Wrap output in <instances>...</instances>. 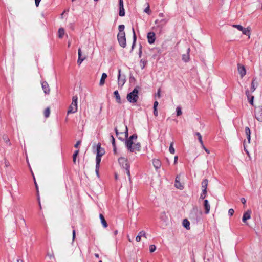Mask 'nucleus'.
Returning a JSON list of instances; mask_svg holds the SVG:
<instances>
[{
    "label": "nucleus",
    "mask_w": 262,
    "mask_h": 262,
    "mask_svg": "<svg viewBox=\"0 0 262 262\" xmlns=\"http://www.w3.org/2000/svg\"><path fill=\"white\" fill-rule=\"evenodd\" d=\"M72 234H73V240L74 241L75 239V230H73Z\"/></svg>",
    "instance_id": "69168bd1"
},
{
    "label": "nucleus",
    "mask_w": 262,
    "mask_h": 262,
    "mask_svg": "<svg viewBox=\"0 0 262 262\" xmlns=\"http://www.w3.org/2000/svg\"><path fill=\"white\" fill-rule=\"evenodd\" d=\"M183 226L187 230L190 229V222L189 221L185 219L183 220Z\"/></svg>",
    "instance_id": "393cba45"
},
{
    "label": "nucleus",
    "mask_w": 262,
    "mask_h": 262,
    "mask_svg": "<svg viewBox=\"0 0 262 262\" xmlns=\"http://www.w3.org/2000/svg\"><path fill=\"white\" fill-rule=\"evenodd\" d=\"M144 12L145 13H147L148 14H149L150 12V7H149V5H148V6L144 9Z\"/></svg>",
    "instance_id": "de8ad7c7"
},
{
    "label": "nucleus",
    "mask_w": 262,
    "mask_h": 262,
    "mask_svg": "<svg viewBox=\"0 0 262 262\" xmlns=\"http://www.w3.org/2000/svg\"><path fill=\"white\" fill-rule=\"evenodd\" d=\"M233 27L237 28L238 30L242 31L243 30V28L241 25H233Z\"/></svg>",
    "instance_id": "ea45409f"
},
{
    "label": "nucleus",
    "mask_w": 262,
    "mask_h": 262,
    "mask_svg": "<svg viewBox=\"0 0 262 262\" xmlns=\"http://www.w3.org/2000/svg\"><path fill=\"white\" fill-rule=\"evenodd\" d=\"M204 206L205 208V214H208L210 209V206L209 203V202L207 200H205L204 201Z\"/></svg>",
    "instance_id": "2eb2a0df"
},
{
    "label": "nucleus",
    "mask_w": 262,
    "mask_h": 262,
    "mask_svg": "<svg viewBox=\"0 0 262 262\" xmlns=\"http://www.w3.org/2000/svg\"><path fill=\"white\" fill-rule=\"evenodd\" d=\"M118 162L119 164L121 165L123 168H125L126 166H129L128 163L127 162V160L126 159L124 158H120L118 159Z\"/></svg>",
    "instance_id": "9d476101"
},
{
    "label": "nucleus",
    "mask_w": 262,
    "mask_h": 262,
    "mask_svg": "<svg viewBox=\"0 0 262 262\" xmlns=\"http://www.w3.org/2000/svg\"><path fill=\"white\" fill-rule=\"evenodd\" d=\"M48 256L50 258V259H51L52 258H54V254L53 253H48Z\"/></svg>",
    "instance_id": "5fc2aeb1"
},
{
    "label": "nucleus",
    "mask_w": 262,
    "mask_h": 262,
    "mask_svg": "<svg viewBox=\"0 0 262 262\" xmlns=\"http://www.w3.org/2000/svg\"><path fill=\"white\" fill-rule=\"evenodd\" d=\"M195 135L197 136L198 139L201 144V146H203V144H204L203 142L202 137V135H201V134L199 132H196L195 133Z\"/></svg>",
    "instance_id": "cd10ccee"
},
{
    "label": "nucleus",
    "mask_w": 262,
    "mask_h": 262,
    "mask_svg": "<svg viewBox=\"0 0 262 262\" xmlns=\"http://www.w3.org/2000/svg\"><path fill=\"white\" fill-rule=\"evenodd\" d=\"M250 214H251V211L250 210H247L244 213L243 217H242V221L243 222L246 223V222L247 220H249L250 219V217H251Z\"/></svg>",
    "instance_id": "dca6fc26"
},
{
    "label": "nucleus",
    "mask_w": 262,
    "mask_h": 262,
    "mask_svg": "<svg viewBox=\"0 0 262 262\" xmlns=\"http://www.w3.org/2000/svg\"><path fill=\"white\" fill-rule=\"evenodd\" d=\"M255 116L258 121H262V108H259L255 111Z\"/></svg>",
    "instance_id": "9b49d317"
},
{
    "label": "nucleus",
    "mask_w": 262,
    "mask_h": 262,
    "mask_svg": "<svg viewBox=\"0 0 262 262\" xmlns=\"http://www.w3.org/2000/svg\"><path fill=\"white\" fill-rule=\"evenodd\" d=\"M77 100L78 97L75 95L72 97V102L69 107L67 113L68 114L74 113L77 111Z\"/></svg>",
    "instance_id": "7ed1b4c3"
},
{
    "label": "nucleus",
    "mask_w": 262,
    "mask_h": 262,
    "mask_svg": "<svg viewBox=\"0 0 262 262\" xmlns=\"http://www.w3.org/2000/svg\"><path fill=\"white\" fill-rule=\"evenodd\" d=\"M237 70L239 74H240L241 77L243 78L246 74V71L244 66L240 64H238Z\"/></svg>",
    "instance_id": "0eeeda50"
},
{
    "label": "nucleus",
    "mask_w": 262,
    "mask_h": 262,
    "mask_svg": "<svg viewBox=\"0 0 262 262\" xmlns=\"http://www.w3.org/2000/svg\"><path fill=\"white\" fill-rule=\"evenodd\" d=\"M141 238L140 236L137 235L136 238V240L137 242H140L141 241Z\"/></svg>",
    "instance_id": "e2e57ef3"
},
{
    "label": "nucleus",
    "mask_w": 262,
    "mask_h": 262,
    "mask_svg": "<svg viewBox=\"0 0 262 262\" xmlns=\"http://www.w3.org/2000/svg\"><path fill=\"white\" fill-rule=\"evenodd\" d=\"M138 236H140V237L143 236V237H144L146 238V233H145V231H140V232L139 233V234H138Z\"/></svg>",
    "instance_id": "79ce46f5"
},
{
    "label": "nucleus",
    "mask_w": 262,
    "mask_h": 262,
    "mask_svg": "<svg viewBox=\"0 0 262 262\" xmlns=\"http://www.w3.org/2000/svg\"><path fill=\"white\" fill-rule=\"evenodd\" d=\"M250 31H251V28L249 27H248L246 28H243V30H242V31L243 34L245 35L248 36L249 38H250Z\"/></svg>",
    "instance_id": "6ab92c4d"
},
{
    "label": "nucleus",
    "mask_w": 262,
    "mask_h": 262,
    "mask_svg": "<svg viewBox=\"0 0 262 262\" xmlns=\"http://www.w3.org/2000/svg\"><path fill=\"white\" fill-rule=\"evenodd\" d=\"M180 178L179 176H177L175 179V187L179 189H183L184 188V186L180 182Z\"/></svg>",
    "instance_id": "4468645a"
},
{
    "label": "nucleus",
    "mask_w": 262,
    "mask_h": 262,
    "mask_svg": "<svg viewBox=\"0 0 262 262\" xmlns=\"http://www.w3.org/2000/svg\"><path fill=\"white\" fill-rule=\"evenodd\" d=\"M126 82V77L124 75L121 74V69L118 70V84L119 87L122 88Z\"/></svg>",
    "instance_id": "39448f33"
},
{
    "label": "nucleus",
    "mask_w": 262,
    "mask_h": 262,
    "mask_svg": "<svg viewBox=\"0 0 262 262\" xmlns=\"http://www.w3.org/2000/svg\"><path fill=\"white\" fill-rule=\"evenodd\" d=\"M176 112H177V115L178 116H180L182 115V112L181 111V108L180 106H178L176 108Z\"/></svg>",
    "instance_id": "58836bf2"
},
{
    "label": "nucleus",
    "mask_w": 262,
    "mask_h": 262,
    "mask_svg": "<svg viewBox=\"0 0 262 262\" xmlns=\"http://www.w3.org/2000/svg\"><path fill=\"white\" fill-rule=\"evenodd\" d=\"M173 143L171 142L170 143L169 148V152L172 154H174L175 153V149L173 147Z\"/></svg>",
    "instance_id": "f704fd0d"
},
{
    "label": "nucleus",
    "mask_w": 262,
    "mask_h": 262,
    "mask_svg": "<svg viewBox=\"0 0 262 262\" xmlns=\"http://www.w3.org/2000/svg\"><path fill=\"white\" fill-rule=\"evenodd\" d=\"M245 134L246 136L250 135L251 134L250 130L248 127H245Z\"/></svg>",
    "instance_id": "c03bdc74"
},
{
    "label": "nucleus",
    "mask_w": 262,
    "mask_h": 262,
    "mask_svg": "<svg viewBox=\"0 0 262 262\" xmlns=\"http://www.w3.org/2000/svg\"><path fill=\"white\" fill-rule=\"evenodd\" d=\"M202 189L203 190H207L208 185V180L205 179L203 180L201 183Z\"/></svg>",
    "instance_id": "b1692460"
},
{
    "label": "nucleus",
    "mask_w": 262,
    "mask_h": 262,
    "mask_svg": "<svg viewBox=\"0 0 262 262\" xmlns=\"http://www.w3.org/2000/svg\"><path fill=\"white\" fill-rule=\"evenodd\" d=\"M137 139V135L134 134L125 140V144L128 151L130 152L139 151L141 148V144L139 142L135 143Z\"/></svg>",
    "instance_id": "f257e3e1"
},
{
    "label": "nucleus",
    "mask_w": 262,
    "mask_h": 262,
    "mask_svg": "<svg viewBox=\"0 0 262 262\" xmlns=\"http://www.w3.org/2000/svg\"><path fill=\"white\" fill-rule=\"evenodd\" d=\"M146 63H147V61L146 60H145L144 59H141L140 60V67H141L142 69H143L145 68Z\"/></svg>",
    "instance_id": "473e14b6"
},
{
    "label": "nucleus",
    "mask_w": 262,
    "mask_h": 262,
    "mask_svg": "<svg viewBox=\"0 0 262 262\" xmlns=\"http://www.w3.org/2000/svg\"><path fill=\"white\" fill-rule=\"evenodd\" d=\"M104 154V149L101 147V143H99L97 145V155L102 157Z\"/></svg>",
    "instance_id": "ddd939ff"
},
{
    "label": "nucleus",
    "mask_w": 262,
    "mask_h": 262,
    "mask_svg": "<svg viewBox=\"0 0 262 262\" xmlns=\"http://www.w3.org/2000/svg\"><path fill=\"white\" fill-rule=\"evenodd\" d=\"M125 136L126 138H127L128 136V129L126 126H125Z\"/></svg>",
    "instance_id": "13d9d810"
},
{
    "label": "nucleus",
    "mask_w": 262,
    "mask_h": 262,
    "mask_svg": "<svg viewBox=\"0 0 262 262\" xmlns=\"http://www.w3.org/2000/svg\"><path fill=\"white\" fill-rule=\"evenodd\" d=\"M107 75L106 73H103L102 74L101 78V79H100V81L99 82V85L100 86H102L104 84L105 80L106 78H107Z\"/></svg>",
    "instance_id": "5701e85b"
},
{
    "label": "nucleus",
    "mask_w": 262,
    "mask_h": 262,
    "mask_svg": "<svg viewBox=\"0 0 262 262\" xmlns=\"http://www.w3.org/2000/svg\"><path fill=\"white\" fill-rule=\"evenodd\" d=\"M126 172V174L129 178V180H130V174L129 171V166H126L125 168H124Z\"/></svg>",
    "instance_id": "e433bc0d"
},
{
    "label": "nucleus",
    "mask_w": 262,
    "mask_h": 262,
    "mask_svg": "<svg viewBox=\"0 0 262 262\" xmlns=\"http://www.w3.org/2000/svg\"><path fill=\"white\" fill-rule=\"evenodd\" d=\"M256 78H253V80L252 81V82H251V90L252 92H253L255 90L256 87L258 85V83L256 81Z\"/></svg>",
    "instance_id": "a211bd4d"
},
{
    "label": "nucleus",
    "mask_w": 262,
    "mask_h": 262,
    "mask_svg": "<svg viewBox=\"0 0 262 262\" xmlns=\"http://www.w3.org/2000/svg\"><path fill=\"white\" fill-rule=\"evenodd\" d=\"M132 31H133V45H132V49H133L135 45V43H136L137 36H136L135 31V29L134 28H132Z\"/></svg>",
    "instance_id": "bb28decb"
},
{
    "label": "nucleus",
    "mask_w": 262,
    "mask_h": 262,
    "mask_svg": "<svg viewBox=\"0 0 262 262\" xmlns=\"http://www.w3.org/2000/svg\"><path fill=\"white\" fill-rule=\"evenodd\" d=\"M244 150L245 151V152H246V154L248 155V156H249V151L247 150L246 148V146H245V141H244Z\"/></svg>",
    "instance_id": "3c124183"
},
{
    "label": "nucleus",
    "mask_w": 262,
    "mask_h": 262,
    "mask_svg": "<svg viewBox=\"0 0 262 262\" xmlns=\"http://www.w3.org/2000/svg\"><path fill=\"white\" fill-rule=\"evenodd\" d=\"M114 95L115 97L116 98L117 102L118 103H120L121 102V98H120L119 94L118 93V91H114Z\"/></svg>",
    "instance_id": "a878e982"
},
{
    "label": "nucleus",
    "mask_w": 262,
    "mask_h": 262,
    "mask_svg": "<svg viewBox=\"0 0 262 262\" xmlns=\"http://www.w3.org/2000/svg\"><path fill=\"white\" fill-rule=\"evenodd\" d=\"M3 139L4 140L6 143H8L9 145H10L11 143L10 142V140L7 136H4Z\"/></svg>",
    "instance_id": "a18cd8bd"
},
{
    "label": "nucleus",
    "mask_w": 262,
    "mask_h": 262,
    "mask_svg": "<svg viewBox=\"0 0 262 262\" xmlns=\"http://www.w3.org/2000/svg\"><path fill=\"white\" fill-rule=\"evenodd\" d=\"M207 192V190H202V193L200 195V199H204L205 198V197L206 196Z\"/></svg>",
    "instance_id": "c9c22d12"
},
{
    "label": "nucleus",
    "mask_w": 262,
    "mask_h": 262,
    "mask_svg": "<svg viewBox=\"0 0 262 262\" xmlns=\"http://www.w3.org/2000/svg\"><path fill=\"white\" fill-rule=\"evenodd\" d=\"M153 165L156 169H159L161 167V163L159 160L154 159L153 160Z\"/></svg>",
    "instance_id": "aec40b11"
},
{
    "label": "nucleus",
    "mask_w": 262,
    "mask_h": 262,
    "mask_svg": "<svg viewBox=\"0 0 262 262\" xmlns=\"http://www.w3.org/2000/svg\"><path fill=\"white\" fill-rule=\"evenodd\" d=\"M139 88V86H136L132 92L127 94L126 98L129 102L134 103L137 101L139 98L138 94Z\"/></svg>",
    "instance_id": "f03ea898"
},
{
    "label": "nucleus",
    "mask_w": 262,
    "mask_h": 262,
    "mask_svg": "<svg viewBox=\"0 0 262 262\" xmlns=\"http://www.w3.org/2000/svg\"><path fill=\"white\" fill-rule=\"evenodd\" d=\"M154 114L155 116H157L158 115V112L157 108H154Z\"/></svg>",
    "instance_id": "864d4df0"
},
{
    "label": "nucleus",
    "mask_w": 262,
    "mask_h": 262,
    "mask_svg": "<svg viewBox=\"0 0 262 262\" xmlns=\"http://www.w3.org/2000/svg\"><path fill=\"white\" fill-rule=\"evenodd\" d=\"M201 147H202L203 149H204V150H205V151L207 154H209L210 153L209 150L208 149H207V148L205 147V146H204V144H203V146H201Z\"/></svg>",
    "instance_id": "8fccbe9b"
},
{
    "label": "nucleus",
    "mask_w": 262,
    "mask_h": 262,
    "mask_svg": "<svg viewBox=\"0 0 262 262\" xmlns=\"http://www.w3.org/2000/svg\"><path fill=\"white\" fill-rule=\"evenodd\" d=\"M81 142L80 141H78L76 142V143L74 145V147L75 148H77L79 144H80Z\"/></svg>",
    "instance_id": "4d7b16f0"
},
{
    "label": "nucleus",
    "mask_w": 262,
    "mask_h": 262,
    "mask_svg": "<svg viewBox=\"0 0 262 262\" xmlns=\"http://www.w3.org/2000/svg\"><path fill=\"white\" fill-rule=\"evenodd\" d=\"M241 201L242 203V204H245L246 202V200H245V199L244 198H242L241 199Z\"/></svg>",
    "instance_id": "052dcab7"
},
{
    "label": "nucleus",
    "mask_w": 262,
    "mask_h": 262,
    "mask_svg": "<svg viewBox=\"0 0 262 262\" xmlns=\"http://www.w3.org/2000/svg\"><path fill=\"white\" fill-rule=\"evenodd\" d=\"M113 151H114V153L115 154H116L117 153V149H116V145H113Z\"/></svg>",
    "instance_id": "680f3d73"
},
{
    "label": "nucleus",
    "mask_w": 262,
    "mask_h": 262,
    "mask_svg": "<svg viewBox=\"0 0 262 262\" xmlns=\"http://www.w3.org/2000/svg\"><path fill=\"white\" fill-rule=\"evenodd\" d=\"M158 105V102L157 101H155L154 103L153 108H157Z\"/></svg>",
    "instance_id": "603ef678"
},
{
    "label": "nucleus",
    "mask_w": 262,
    "mask_h": 262,
    "mask_svg": "<svg viewBox=\"0 0 262 262\" xmlns=\"http://www.w3.org/2000/svg\"><path fill=\"white\" fill-rule=\"evenodd\" d=\"M167 22V20L165 19H162L161 20L157 19L155 20V23L157 24V27L160 28L161 29L166 25Z\"/></svg>",
    "instance_id": "1a4fd4ad"
},
{
    "label": "nucleus",
    "mask_w": 262,
    "mask_h": 262,
    "mask_svg": "<svg viewBox=\"0 0 262 262\" xmlns=\"http://www.w3.org/2000/svg\"><path fill=\"white\" fill-rule=\"evenodd\" d=\"M117 39L121 47L125 48L126 46V41L125 32L118 33L117 35Z\"/></svg>",
    "instance_id": "20e7f679"
},
{
    "label": "nucleus",
    "mask_w": 262,
    "mask_h": 262,
    "mask_svg": "<svg viewBox=\"0 0 262 262\" xmlns=\"http://www.w3.org/2000/svg\"><path fill=\"white\" fill-rule=\"evenodd\" d=\"M234 213V210L233 209H230L228 211L229 215L232 216Z\"/></svg>",
    "instance_id": "09e8293b"
},
{
    "label": "nucleus",
    "mask_w": 262,
    "mask_h": 262,
    "mask_svg": "<svg viewBox=\"0 0 262 262\" xmlns=\"http://www.w3.org/2000/svg\"><path fill=\"white\" fill-rule=\"evenodd\" d=\"M119 12L120 16H124L125 15V10L123 6V0H119Z\"/></svg>",
    "instance_id": "423d86ee"
},
{
    "label": "nucleus",
    "mask_w": 262,
    "mask_h": 262,
    "mask_svg": "<svg viewBox=\"0 0 262 262\" xmlns=\"http://www.w3.org/2000/svg\"><path fill=\"white\" fill-rule=\"evenodd\" d=\"M99 217L101 220V224L104 228H106L108 226L107 222L106 221L104 216L102 214H100Z\"/></svg>",
    "instance_id": "4be33fe9"
},
{
    "label": "nucleus",
    "mask_w": 262,
    "mask_h": 262,
    "mask_svg": "<svg viewBox=\"0 0 262 262\" xmlns=\"http://www.w3.org/2000/svg\"><path fill=\"white\" fill-rule=\"evenodd\" d=\"M101 156L96 155V166H97V168L98 167H100V163L101 162Z\"/></svg>",
    "instance_id": "c85d7f7f"
},
{
    "label": "nucleus",
    "mask_w": 262,
    "mask_h": 262,
    "mask_svg": "<svg viewBox=\"0 0 262 262\" xmlns=\"http://www.w3.org/2000/svg\"><path fill=\"white\" fill-rule=\"evenodd\" d=\"M85 57L81 58V57H78V59L77 60V63L79 65L81 64L82 62L85 59Z\"/></svg>",
    "instance_id": "37998d69"
},
{
    "label": "nucleus",
    "mask_w": 262,
    "mask_h": 262,
    "mask_svg": "<svg viewBox=\"0 0 262 262\" xmlns=\"http://www.w3.org/2000/svg\"><path fill=\"white\" fill-rule=\"evenodd\" d=\"M64 34V30L63 28H60L58 30V36L59 38H61L63 37Z\"/></svg>",
    "instance_id": "c756f323"
},
{
    "label": "nucleus",
    "mask_w": 262,
    "mask_h": 262,
    "mask_svg": "<svg viewBox=\"0 0 262 262\" xmlns=\"http://www.w3.org/2000/svg\"><path fill=\"white\" fill-rule=\"evenodd\" d=\"M41 0H35V5L38 7L39 5Z\"/></svg>",
    "instance_id": "6e6d98bb"
},
{
    "label": "nucleus",
    "mask_w": 262,
    "mask_h": 262,
    "mask_svg": "<svg viewBox=\"0 0 262 262\" xmlns=\"http://www.w3.org/2000/svg\"><path fill=\"white\" fill-rule=\"evenodd\" d=\"M247 136V140H248V143H250V135H248V136Z\"/></svg>",
    "instance_id": "774afa93"
},
{
    "label": "nucleus",
    "mask_w": 262,
    "mask_h": 262,
    "mask_svg": "<svg viewBox=\"0 0 262 262\" xmlns=\"http://www.w3.org/2000/svg\"><path fill=\"white\" fill-rule=\"evenodd\" d=\"M245 93L248 99L249 100V102L250 103V104L253 105V100L254 98V96H252L250 98V93L249 91L248 90L246 91Z\"/></svg>",
    "instance_id": "412c9836"
},
{
    "label": "nucleus",
    "mask_w": 262,
    "mask_h": 262,
    "mask_svg": "<svg viewBox=\"0 0 262 262\" xmlns=\"http://www.w3.org/2000/svg\"><path fill=\"white\" fill-rule=\"evenodd\" d=\"M178 159V157L177 156H176L174 158V163L176 164L177 162Z\"/></svg>",
    "instance_id": "0e129e2a"
},
{
    "label": "nucleus",
    "mask_w": 262,
    "mask_h": 262,
    "mask_svg": "<svg viewBox=\"0 0 262 262\" xmlns=\"http://www.w3.org/2000/svg\"><path fill=\"white\" fill-rule=\"evenodd\" d=\"M20 225L23 227H26V223L23 216H20Z\"/></svg>",
    "instance_id": "7c9ffc66"
},
{
    "label": "nucleus",
    "mask_w": 262,
    "mask_h": 262,
    "mask_svg": "<svg viewBox=\"0 0 262 262\" xmlns=\"http://www.w3.org/2000/svg\"><path fill=\"white\" fill-rule=\"evenodd\" d=\"M41 86L43 92L46 94H49L50 93V88L48 83L46 81H43L41 83Z\"/></svg>",
    "instance_id": "f8f14e48"
},
{
    "label": "nucleus",
    "mask_w": 262,
    "mask_h": 262,
    "mask_svg": "<svg viewBox=\"0 0 262 262\" xmlns=\"http://www.w3.org/2000/svg\"><path fill=\"white\" fill-rule=\"evenodd\" d=\"M79 153V150H77L74 151V153L73 155V162L74 163H76V157Z\"/></svg>",
    "instance_id": "2f4dec72"
},
{
    "label": "nucleus",
    "mask_w": 262,
    "mask_h": 262,
    "mask_svg": "<svg viewBox=\"0 0 262 262\" xmlns=\"http://www.w3.org/2000/svg\"><path fill=\"white\" fill-rule=\"evenodd\" d=\"M99 167H98V168H97V166H96V168H95L96 173V174L98 176H99Z\"/></svg>",
    "instance_id": "bf43d9fd"
},
{
    "label": "nucleus",
    "mask_w": 262,
    "mask_h": 262,
    "mask_svg": "<svg viewBox=\"0 0 262 262\" xmlns=\"http://www.w3.org/2000/svg\"><path fill=\"white\" fill-rule=\"evenodd\" d=\"M156 247L154 245H151L149 246V251L151 253L154 252L156 250Z\"/></svg>",
    "instance_id": "a19ab883"
},
{
    "label": "nucleus",
    "mask_w": 262,
    "mask_h": 262,
    "mask_svg": "<svg viewBox=\"0 0 262 262\" xmlns=\"http://www.w3.org/2000/svg\"><path fill=\"white\" fill-rule=\"evenodd\" d=\"M5 166H8L9 165V163L8 161H7L6 160H5Z\"/></svg>",
    "instance_id": "338daca9"
},
{
    "label": "nucleus",
    "mask_w": 262,
    "mask_h": 262,
    "mask_svg": "<svg viewBox=\"0 0 262 262\" xmlns=\"http://www.w3.org/2000/svg\"><path fill=\"white\" fill-rule=\"evenodd\" d=\"M110 138H111V142H112V145H115V138L114 137V136L113 135H111L110 136Z\"/></svg>",
    "instance_id": "49530a36"
},
{
    "label": "nucleus",
    "mask_w": 262,
    "mask_h": 262,
    "mask_svg": "<svg viewBox=\"0 0 262 262\" xmlns=\"http://www.w3.org/2000/svg\"><path fill=\"white\" fill-rule=\"evenodd\" d=\"M148 42L150 44L153 43L156 39L155 34L153 32H150L147 34Z\"/></svg>",
    "instance_id": "6e6552de"
},
{
    "label": "nucleus",
    "mask_w": 262,
    "mask_h": 262,
    "mask_svg": "<svg viewBox=\"0 0 262 262\" xmlns=\"http://www.w3.org/2000/svg\"><path fill=\"white\" fill-rule=\"evenodd\" d=\"M189 52L190 49L188 48L187 50L186 54H183L182 55V60L185 62H187L189 60Z\"/></svg>",
    "instance_id": "f3484780"
},
{
    "label": "nucleus",
    "mask_w": 262,
    "mask_h": 262,
    "mask_svg": "<svg viewBox=\"0 0 262 262\" xmlns=\"http://www.w3.org/2000/svg\"><path fill=\"white\" fill-rule=\"evenodd\" d=\"M50 114V110L49 107H47L44 111V116L46 118L49 117Z\"/></svg>",
    "instance_id": "72a5a7b5"
},
{
    "label": "nucleus",
    "mask_w": 262,
    "mask_h": 262,
    "mask_svg": "<svg viewBox=\"0 0 262 262\" xmlns=\"http://www.w3.org/2000/svg\"><path fill=\"white\" fill-rule=\"evenodd\" d=\"M124 28H125V26H124V25H120L118 26V30H119V33L124 32Z\"/></svg>",
    "instance_id": "4c0bfd02"
}]
</instances>
